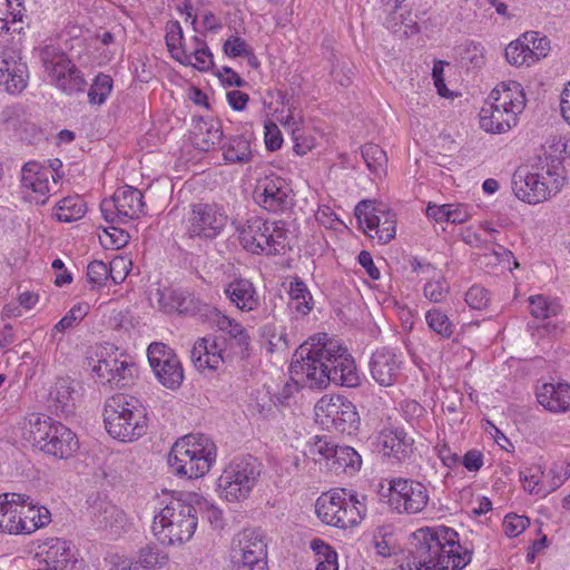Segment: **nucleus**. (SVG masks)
Returning a JSON list of instances; mask_svg holds the SVG:
<instances>
[{"mask_svg": "<svg viewBox=\"0 0 570 570\" xmlns=\"http://www.w3.org/2000/svg\"><path fill=\"white\" fill-rule=\"evenodd\" d=\"M261 336L266 340L267 346L266 350L269 353H274L276 351H282L287 348L288 343L286 340V334L282 330L279 332L276 331V327L273 324H266L261 327Z\"/></svg>", "mask_w": 570, "mask_h": 570, "instance_id": "bf43d9fd", "label": "nucleus"}, {"mask_svg": "<svg viewBox=\"0 0 570 570\" xmlns=\"http://www.w3.org/2000/svg\"><path fill=\"white\" fill-rule=\"evenodd\" d=\"M543 470L540 465L527 468L520 472V481L523 484V489L530 494L547 495L552 490L546 488L542 483Z\"/></svg>", "mask_w": 570, "mask_h": 570, "instance_id": "8fccbe9b", "label": "nucleus"}, {"mask_svg": "<svg viewBox=\"0 0 570 570\" xmlns=\"http://www.w3.org/2000/svg\"><path fill=\"white\" fill-rule=\"evenodd\" d=\"M184 51L188 61L179 62L180 65L193 67L202 72L209 71L213 68L214 56L204 38L195 35L189 39Z\"/></svg>", "mask_w": 570, "mask_h": 570, "instance_id": "f704fd0d", "label": "nucleus"}, {"mask_svg": "<svg viewBox=\"0 0 570 570\" xmlns=\"http://www.w3.org/2000/svg\"><path fill=\"white\" fill-rule=\"evenodd\" d=\"M570 156V139L566 136H552L543 146V154L538 159L559 167H564V159Z\"/></svg>", "mask_w": 570, "mask_h": 570, "instance_id": "c03bdc74", "label": "nucleus"}, {"mask_svg": "<svg viewBox=\"0 0 570 570\" xmlns=\"http://www.w3.org/2000/svg\"><path fill=\"white\" fill-rule=\"evenodd\" d=\"M60 176L53 169L37 161L24 164L21 170L23 198L35 205H45Z\"/></svg>", "mask_w": 570, "mask_h": 570, "instance_id": "6ab92c4d", "label": "nucleus"}, {"mask_svg": "<svg viewBox=\"0 0 570 570\" xmlns=\"http://www.w3.org/2000/svg\"><path fill=\"white\" fill-rule=\"evenodd\" d=\"M233 570H266L267 542L258 529H245L235 539Z\"/></svg>", "mask_w": 570, "mask_h": 570, "instance_id": "dca6fc26", "label": "nucleus"}, {"mask_svg": "<svg viewBox=\"0 0 570 570\" xmlns=\"http://www.w3.org/2000/svg\"><path fill=\"white\" fill-rule=\"evenodd\" d=\"M225 294L242 311H254L261 303L255 287H225Z\"/></svg>", "mask_w": 570, "mask_h": 570, "instance_id": "de8ad7c7", "label": "nucleus"}, {"mask_svg": "<svg viewBox=\"0 0 570 570\" xmlns=\"http://www.w3.org/2000/svg\"><path fill=\"white\" fill-rule=\"evenodd\" d=\"M96 356L97 363L92 366V372L104 385L127 386L137 373V366L131 357L111 344L101 346Z\"/></svg>", "mask_w": 570, "mask_h": 570, "instance_id": "f8f14e48", "label": "nucleus"}, {"mask_svg": "<svg viewBox=\"0 0 570 570\" xmlns=\"http://www.w3.org/2000/svg\"><path fill=\"white\" fill-rule=\"evenodd\" d=\"M473 546L461 543L459 533L444 525L421 528L407 543L403 570H461L472 560Z\"/></svg>", "mask_w": 570, "mask_h": 570, "instance_id": "f03ea898", "label": "nucleus"}, {"mask_svg": "<svg viewBox=\"0 0 570 570\" xmlns=\"http://www.w3.org/2000/svg\"><path fill=\"white\" fill-rule=\"evenodd\" d=\"M197 494H188L186 499L171 498L155 515L153 532L163 544L183 543L191 539L197 527Z\"/></svg>", "mask_w": 570, "mask_h": 570, "instance_id": "423d86ee", "label": "nucleus"}, {"mask_svg": "<svg viewBox=\"0 0 570 570\" xmlns=\"http://www.w3.org/2000/svg\"><path fill=\"white\" fill-rule=\"evenodd\" d=\"M101 244H104L106 247H112V248H121L125 245H127L129 240V234L125 230L110 226L106 229H104L102 234L99 235Z\"/></svg>", "mask_w": 570, "mask_h": 570, "instance_id": "e2e57ef3", "label": "nucleus"}, {"mask_svg": "<svg viewBox=\"0 0 570 570\" xmlns=\"http://www.w3.org/2000/svg\"><path fill=\"white\" fill-rule=\"evenodd\" d=\"M112 83L109 75L98 73L88 91L89 102L94 105L104 104L112 90Z\"/></svg>", "mask_w": 570, "mask_h": 570, "instance_id": "6e6d98bb", "label": "nucleus"}, {"mask_svg": "<svg viewBox=\"0 0 570 570\" xmlns=\"http://www.w3.org/2000/svg\"><path fill=\"white\" fill-rule=\"evenodd\" d=\"M355 217L363 232L380 244H387L395 238L396 215L385 206L362 200L355 207Z\"/></svg>", "mask_w": 570, "mask_h": 570, "instance_id": "2eb2a0df", "label": "nucleus"}, {"mask_svg": "<svg viewBox=\"0 0 570 570\" xmlns=\"http://www.w3.org/2000/svg\"><path fill=\"white\" fill-rule=\"evenodd\" d=\"M204 317L220 332L214 337L198 338L190 352L198 370H218L223 364L245 361L252 354V336L248 330L235 318L223 314L216 307H205Z\"/></svg>", "mask_w": 570, "mask_h": 570, "instance_id": "7ed1b4c3", "label": "nucleus"}, {"mask_svg": "<svg viewBox=\"0 0 570 570\" xmlns=\"http://www.w3.org/2000/svg\"><path fill=\"white\" fill-rule=\"evenodd\" d=\"M366 497L345 489L325 493L316 500L318 519L328 525L347 529L357 525L366 514Z\"/></svg>", "mask_w": 570, "mask_h": 570, "instance_id": "1a4fd4ad", "label": "nucleus"}, {"mask_svg": "<svg viewBox=\"0 0 570 570\" xmlns=\"http://www.w3.org/2000/svg\"><path fill=\"white\" fill-rule=\"evenodd\" d=\"M149 365L158 382L169 389H178L184 381L180 360L173 348L165 343L154 342L147 348Z\"/></svg>", "mask_w": 570, "mask_h": 570, "instance_id": "aec40b11", "label": "nucleus"}, {"mask_svg": "<svg viewBox=\"0 0 570 570\" xmlns=\"http://www.w3.org/2000/svg\"><path fill=\"white\" fill-rule=\"evenodd\" d=\"M489 99L498 104L501 109L509 111L517 120H519V116L524 110L527 102L521 83L514 80L498 83L491 91Z\"/></svg>", "mask_w": 570, "mask_h": 570, "instance_id": "cd10ccee", "label": "nucleus"}, {"mask_svg": "<svg viewBox=\"0 0 570 570\" xmlns=\"http://www.w3.org/2000/svg\"><path fill=\"white\" fill-rule=\"evenodd\" d=\"M224 159L229 164H246L253 158L250 141L244 136H232L222 146Z\"/></svg>", "mask_w": 570, "mask_h": 570, "instance_id": "a19ab883", "label": "nucleus"}, {"mask_svg": "<svg viewBox=\"0 0 570 570\" xmlns=\"http://www.w3.org/2000/svg\"><path fill=\"white\" fill-rule=\"evenodd\" d=\"M254 197L262 208L274 214L286 213L294 205L293 190L289 184L274 173L257 180Z\"/></svg>", "mask_w": 570, "mask_h": 570, "instance_id": "f3484780", "label": "nucleus"}, {"mask_svg": "<svg viewBox=\"0 0 570 570\" xmlns=\"http://www.w3.org/2000/svg\"><path fill=\"white\" fill-rule=\"evenodd\" d=\"M146 407L135 396L115 394L104 405V422L108 434L121 442H132L147 432Z\"/></svg>", "mask_w": 570, "mask_h": 570, "instance_id": "39448f33", "label": "nucleus"}, {"mask_svg": "<svg viewBox=\"0 0 570 570\" xmlns=\"http://www.w3.org/2000/svg\"><path fill=\"white\" fill-rule=\"evenodd\" d=\"M87 213L85 200L78 196H67L53 207V216L62 223H72L81 219Z\"/></svg>", "mask_w": 570, "mask_h": 570, "instance_id": "79ce46f5", "label": "nucleus"}, {"mask_svg": "<svg viewBox=\"0 0 570 570\" xmlns=\"http://www.w3.org/2000/svg\"><path fill=\"white\" fill-rule=\"evenodd\" d=\"M464 301L473 309H483L490 302V292L487 287H469Z\"/></svg>", "mask_w": 570, "mask_h": 570, "instance_id": "69168bd1", "label": "nucleus"}, {"mask_svg": "<svg viewBox=\"0 0 570 570\" xmlns=\"http://www.w3.org/2000/svg\"><path fill=\"white\" fill-rule=\"evenodd\" d=\"M315 420L332 433L355 434L361 424V417L355 404L343 395H324L315 405Z\"/></svg>", "mask_w": 570, "mask_h": 570, "instance_id": "9d476101", "label": "nucleus"}, {"mask_svg": "<svg viewBox=\"0 0 570 570\" xmlns=\"http://www.w3.org/2000/svg\"><path fill=\"white\" fill-rule=\"evenodd\" d=\"M462 60L472 68H480L484 65V48L481 43L469 42L462 55Z\"/></svg>", "mask_w": 570, "mask_h": 570, "instance_id": "338daca9", "label": "nucleus"}, {"mask_svg": "<svg viewBox=\"0 0 570 570\" xmlns=\"http://www.w3.org/2000/svg\"><path fill=\"white\" fill-rule=\"evenodd\" d=\"M336 448L337 444L333 443L327 436L316 435L309 445V452L314 455L316 462L324 460L327 466Z\"/></svg>", "mask_w": 570, "mask_h": 570, "instance_id": "052dcab7", "label": "nucleus"}, {"mask_svg": "<svg viewBox=\"0 0 570 570\" xmlns=\"http://www.w3.org/2000/svg\"><path fill=\"white\" fill-rule=\"evenodd\" d=\"M215 443L204 434L180 438L168 454V465L179 476L198 479L205 475L216 461Z\"/></svg>", "mask_w": 570, "mask_h": 570, "instance_id": "0eeeda50", "label": "nucleus"}, {"mask_svg": "<svg viewBox=\"0 0 570 570\" xmlns=\"http://www.w3.org/2000/svg\"><path fill=\"white\" fill-rule=\"evenodd\" d=\"M76 393L75 382L70 377L58 379L49 391V407L56 414L69 415L75 409Z\"/></svg>", "mask_w": 570, "mask_h": 570, "instance_id": "2f4dec72", "label": "nucleus"}, {"mask_svg": "<svg viewBox=\"0 0 570 570\" xmlns=\"http://www.w3.org/2000/svg\"><path fill=\"white\" fill-rule=\"evenodd\" d=\"M537 400L546 410L562 413L570 410V385L544 383L537 390Z\"/></svg>", "mask_w": 570, "mask_h": 570, "instance_id": "c756f323", "label": "nucleus"}, {"mask_svg": "<svg viewBox=\"0 0 570 570\" xmlns=\"http://www.w3.org/2000/svg\"><path fill=\"white\" fill-rule=\"evenodd\" d=\"M88 513L91 524L96 530L117 535L127 525L125 511L107 500V498H95L88 507Z\"/></svg>", "mask_w": 570, "mask_h": 570, "instance_id": "b1692460", "label": "nucleus"}, {"mask_svg": "<svg viewBox=\"0 0 570 570\" xmlns=\"http://www.w3.org/2000/svg\"><path fill=\"white\" fill-rule=\"evenodd\" d=\"M293 384L283 387L289 397L296 385L308 389H326L330 383L345 387H357L361 374L347 347L326 333H317L302 343L293 354L289 365Z\"/></svg>", "mask_w": 570, "mask_h": 570, "instance_id": "f257e3e1", "label": "nucleus"}, {"mask_svg": "<svg viewBox=\"0 0 570 570\" xmlns=\"http://www.w3.org/2000/svg\"><path fill=\"white\" fill-rule=\"evenodd\" d=\"M167 557L161 556L154 547L141 548L135 559L119 558L115 563L116 570H151L166 562Z\"/></svg>", "mask_w": 570, "mask_h": 570, "instance_id": "4c0bfd02", "label": "nucleus"}, {"mask_svg": "<svg viewBox=\"0 0 570 570\" xmlns=\"http://www.w3.org/2000/svg\"><path fill=\"white\" fill-rule=\"evenodd\" d=\"M403 354L400 350L381 346L372 352L368 370L372 379L381 386H392L401 375Z\"/></svg>", "mask_w": 570, "mask_h": 570, "instance_id": "5701e85b", "label": "nucleus"}, {"mask_svg": "<svg viewBox=\"0 0 570 570\" xmlns=\"http://www.w3.org/2000/svg\"><path fill=\"white\" fill-rule=\"evenodd\" d=\"M72 558L70 541L48 538L38 546L33 560L36 570H66Z\"/></svg>", "mask_w": 570, "mask_h": 570, "instance_id": "393cba45", "label": "nucleus"}, {"mask_svg": "<svg viewBox=\"0 0 570 570\" xmlns=\"http://www.w3.org/2000/svg\"><path fill=\"white\" fill-rule=\"evenodd\" d=\"M289 307L299 315H307L314 305L308 287H289Z\"/></svg>", "mask_w": 570, "mask_h": 570, "instance_id": "13d9d810", "label": "nucleus"}, {"mask_svg": "<svg viewBox=\"0 0 570 570\" xmlns=\"http://www.w3.org/2000/svg\"><path fill=\"white\" fill-rule=\"evenodd\" d=\"M531 314L535 318H548L558 315L561 311L560 303L543 295H535L529 298Z\"/></svg>", "mask_w": 570, "mask_h": 570, "instance_id": "5fc2aeb1", "label": "nucleus"}, {"mask_svg": "<svg viewBox=\"0 0 570 570\" xmlns=\"http://www.w3.org/2000/svg\"><path fill=\"white\" fill-rule=\"evenodd\" d=\"M223 138V128L219 120L198 119L194 124L191 140L197 149L208 151L220 142Z\"/></svg>", "mask_w": 570, "mask_h": 570, "instance_id": "72a5a7b5", "label": "nucleus"}, {"mask_svg": "<svg viewBox=\"0 0 570 570\" xmlns=\"http://www.w3.org/2000/svg\"><path fill=\"white\" fill-rule=\"evenodd\" d=\"M505 58L510 65L522 67L533 65V59L529 52V45L522 42V38L510 42L505 48Z\"/></svg>", "mask_w": 570, "mask_h": 570, "instance_id": "4d7b16f0", "label": "nucleus"}, {"mask_svg": "<svg viewBox=\"0 0 570 570\" xmlns=\"http://www.w3.org/2000/svg\"><path fill=\"white\" fill-rule=\"evenodd\" d=\"M24 8L21 0H0V33L12 30L19 31Z\"/></svg>", "mask_w": 570, "mask_h": 570, "instance_id": "a18cd8bd", "label": "nucleus"}, {"mask_svg": "<svg viewBox=\"0 0 570 570\" xmlns=\"http://www.w3.org/2000/svg\"><path fill=\"white\" fill-rule=\"evenodd\" d=\"M229 217L222 205L194 204L186 219V235L189 238L215 239L224 232Z\"/></svg>", "mask_w": 570, "mask_h": 570, "instance_id": "4468645a", "label": "nucleus"}, {"mask_svg": "<svg viewBox=\"0 0 570 570\" xmlns=\"http://www.w3.org/2000/svg\"><path fill=\"white\" fill-rule=\"evenodd\" d=\"M480 127L490 134H504L517 126L518 120L490 99L480 110Z\"/></svg>", "mask_w": 570, "mask_h": 570, "instance_id": "c85d7f7f", "label": "nucleus"}, {"mask_svg": "<svg viewBox=\"0 0 570 570\" xmlns=\"http://www.w3.org/2000/svg\"><path fill=\"white\" fill-rule=\"evenodd\" d=\"M23 494L8 492L0 494V532L20 534L21 503Z\"/></svg>", "mask_w": 570, "mask_h": 570, "instance_id": "7c9ffc66", "label": "nucleus"}, {"mask_svg": "<svg viewBox=\"0 0 570 570\" xmlns=\"http://www.w3.org/2000/svg\"><path fill=\"white\" fill-rule=\"evenodd\" d=\"M384 455L402 461L412 452L413 439L403 429L384 431L381 436Z\"/></svg>", "mask_w": 570, "mask_h": 570, "instance_id": "e433bc0d", "label": "nucleus"}, {"mask_svg": "<svg viewBox=\"0 0 570 570\" xmlns=\"http://www.w3.org/2000/svg\"><path fill=\"white\" fill-rule=\"evenodd\" d=\"M543 185L531 168H519L513 174L512 190L518 199L527 204L537 205L551 198Z\"/></svg>", "mask_w": 570, "mask_h": 570, "instance_id": "a878e982", "label": "nucleus"}, {"mask_svg": "<svg viewBox=\"0 0 570 570\" xmlns=\"http://www.w3.org/2000/svg\"><path fill=\"white\" fill-rule=\"evenodd\" d=\"M224 53L229 58L253 57V50L248 43L238 36H230L223 45Z\"/></svg>", "mask_w": 570, "mask_h": 570, "instance_id": "680f3d73", "label": "nucleus"}, {"mask_svg": "<svg viewBox=\"0 0 570 570\" xmlns=\"http://www.w3.org/2000/svg\"><path fill=\"white\" fill-rule=\"evenodd\" d=\"M21 503V524L20 534H31L38 529L46 527L51 521V513L46 507L33 503V500L23 494Z\"/></svg>", "mask_w": 570, "mask_h": 570, "instance_id": "473e14b6", "label": "nucleus"}, {"mask_svg": "<svg viewBox=\"0 0 570 570\" xmlns=\"http://www.w3.org/2000/svg\"><path fill=\"white\" fill-rule=\"evenodd\" d=\"M41 60L50 81L59 90L67 95L85 90L87 81L83 75L65 52L47 46L41 50Z\"/></svg>", "mask_w": 570, "mask_h": 570, "instance_id": "ddd939ff", "label": "nucleus"}, {"mask_svg": "<svg viewBox=\"0 0 570 570\" xmlns=\"http://www.w3.org/2000/svg\"><path fill=\"white\" fill-rule=\"evenodd\" d=\"M361 466L362 456L354 448L337 445L332 460L328 462L327 469L335 474L345 473L353 475L360 471Z\"/></svg>", "mask_w": 570, "mask_h": 570, "instance_id": "58836bf2", "label": "nucleus"}, {"mask_svg": "<svg viewBox=\"0 0 570 570\" xmlns=\"http://www.w3.org/2000/svg\"><path fill=\"white\" fill-rule=\"evenodd\" d=\"M309 548L317 562L315 570H338L337 553L327 542L315 538L311 541Z\"/></svg>", "mask_w": 570, "mask_h": 570, "instance_id": "49530a36", "label": "nucleus"}, {"mask_svg": "<svg viewBox=\"0 0 570 570\" xmlns=\"http://www.w3.org/2000/svg\"><path fill=\"white\" fill-rule=\"evenodd\" d=\"M27 65L13 51H4L0 59V86L9 94L21 92L27 86Z\"/></svg>", "mask_w": 570, "mask_h": 570, "instance_id": "bb28decb", "label": "nucleus"}, {"mask_svg": "<svg viewBox=\"0 0 570 570\" xmlns=\"http://www.w3.org/2000/svg\"><path fill=\"white\" fill-rule=\"evenodd\" d=\"M283 109L276 110V120L284 127V129L292 135H297V131L303 128L304 114L299 108L298 104L287 97L285 94H278Z\"/></svg>", "mask_w": 570, "mask_h": 570, "instance_id": "ea45409f", "label": "nucleus"}, {"mask_svg": "<svg viewBox=\"0 0 570 570\" xmlns=\"http://www.w3.org/2000/svg\"><path fill=\"white\" fill-rule=\"evenodd\" d=\"M428 326L438 335L450 338L455 325L450 321L448 315L439 308L429 309L425 314Z\"/></svg>", "mask_w": 570, "mask_h": 570, "instance_id": "603ef678", "label": "nucleus"}, {"mask_svg": "<svg viewBox=\"0 0 570 570\" xmlns=\"http://www.w3.org/2000/svg\"><path fill=\"white\" fill-rule=\"evenodd\" d=\"M531 170L538 180L544 184L543 187L551 198L560 193L564 186L566 168L559 167L558 164L554 166L547 163V160L541 161L538 159V161L531 166Z\"/></svg>", "mask_w": 570, "mask_h": 570, "instance_id": "c9c22d12", "label": "nucleus"}, {"mask_svg": "<svg viewBox=\"0 0 570 570\" xmlns=\"http://www.w3.org/2000/svg\"><path fill=\"white\" fill-rule=\"evenodd\" d=\"M521 38L524 45H529V52L534 63L548 56L550 51V40L547 37L541 36L537 31H528L524 32Z\"/></svg>", "mask_w": 570, "mask_h": 570, "instance_id": "864d4df0", "label": "nucleus"}, {"mask_svg": "<svg viewBox=\"0 0 570 570\" xmlns=\"http://www.w3.org/2000/svg\"><path fill=\"white\" fill-rule=\"evenodd\" d=\"M389 491V504L397 513H420L430 501L428 488L423 483L411 479L397 478L391 480Z\"/></svg>", "mask_w": 570, "mask_h": 570, "instance_id": "a211bd4d", "label": "nucleus"}, {"mask_svg": "<svg viewBox=\"0 0 570 570\" xmlns=\"http://www.w3.org/2000/svg\"><path fill=\"white\" fill-rule=\"evenodd\" d=\"M361 153L366 167L373 175L381 178L386 174L387 156L379 145L366 144Z\"/></svg>", "mask_w": 570, "mask_h": 570, "instance_id": "09e8293b", "label": "nucleus"}, {"mask_svg": "<svg viewBox=\"0 0 570 570\" xmlns=\"http://www.w3.org/2000/svg\"><path fill=\"white\" fill-rule=\"evenodd\" d=\"M148 298L151 302L156 299L159 308L167 313L199 314L204 317L205 307H210L195 298L184 287H157L148 294Z\"/></svg>", "mask_w": 570, "mask_h": 570, "instance_id": "4be33fe9", "label": "nucleus"}, {"mask_svg": "<svg viewBox=\"0 0 570 570\" xmlns=\"http://www.w3.org/2000/svg\"><path fill=\"white\" fill-rule=\"evenodd\" d=\"M259 475L258 463L252 455L235 458L217 480L222 498L229 502L246 499Z\"/></svg>", "mask_w": 570, "mask_h": 570, "instance_id": "9b49d317", "label": "nucleus"}, {"mask_svg": "<svg viewBox=\"0 0 570 570\" xmlns=\"http://www.w3.org/2000/svg\"><path fill=\"white\" fill-rule=\"evenodd\" d=\"M165 41L170 57L178 62H186L187 56L184 48L188 41L185 40L183 28L177 20H169L165 27Z\"/></svg>", "mask_w": 570, "mask_h": 570, "instance_id": "37998d69", "label": "nucleus"}, {"mask_svg": "<svg viewBox=\"0 0 570 570\" xmlns=\"http://www.w3.org/2000/svg\"><path fill=\"white\" fill-rule=\"evenodd\" d=\"M20 429L23 440L57 459H69L79 449L76 433L48 415L31 413L24 417Z\"/></svg>", "mask_w": 570, "mask_h": 570, "instance_id": "20e7f679", "label": "nucleus"}, {"mask_svg": "<svg viewBox=\"0 0 570 570\" xmlns=\"http://www.w3.org/2000/svg\"><path fill=\"white\" fill-rule=\"evenodd\" d=\"M240 245L253 254L277 255L289 248V232L283 220L253 217L237 227Z\"/></svg>", "mask_w": 570, "mask_h": 570, "instance_id": "6e6552de", "label": "nucleus"}, {"mask_svg": "<svg viewBox=\"0 0 570 570\" xmlns=\"http://www.w3.org/2000/svg\"><path fill=\"white\" fill-rule=\"evenodd\" d=\"M141 191L131 186L118 188L110 199L102 200L100 209L107 222H126L144 214L145 203Z\"/></svg>", "mask_w": 570, "mask_h": 570, "instance_id": "412c9836", "label": "nucleus"}, {"mask_svg": "<svg viewBox=\"0 0 570 570\" xmlns=\"http://www.w3.org/2000/svg\"><path fill=\"white\" fill-rule=\"evenodd\" d=\"M89 312V304H75L67 314L52 327L51 337L55 338L58 333H65L77 326Z\"/></svg>", "mask_w": 570, "mask_h": 570, "instance_id": "3c124183", "label": "nucleus"}, {"mask_svg": "<svg viewBox=\"0 0 570 570\" xmlns=\"http://www.w3.org/2000/svg\"><path fill=\"white\" fill-rule=\"evenodd\" d=\"M87 279L91 285H105L108 281V265L100 261L91 262L87 267Z\"/></svg>", "mask_w": 570, "mask_h": 570, "instance_id": "774afa93", "label": "nucleus"}, {"mask_svg": "<svg viewBox=\"0 0 570 570\" xmlns=\"http://www.w3.org/2000/svg\"><path fill=\"white\" fill-rule=\"evenodd\" d=\"M530 524V520L525 515L509 513L503 520V531L509 538H515L521 534Z\"/></svg>", "mask_w": 570, "mask_h": 570, "instance_id": "0e129e2a", "label": "nucleus"}]
</instances>
